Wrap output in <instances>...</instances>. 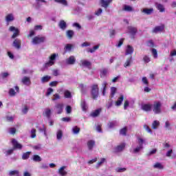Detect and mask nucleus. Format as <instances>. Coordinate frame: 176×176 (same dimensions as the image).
<instances>
[{
    "label": "nucleus",
    "mask_w": 176,
    "mask_h": 176,
    "mask_svg": "<svg viewBox=\"0 0 176 176\" xmlns=\"http://www.w3.org/2000/svg\"><path fill=\"white\" fill-rule=\"evenodd\" d=\"M137 140L138 145L137 146L133 145L131 149V152L134 154L140 153L144 149V144L146 142V140L140 136L137 138Z\"/></svg>",
    "instance_id": "f257e3e1"
},
{
    "label": "nucleus",
    "mask_w": 176,
    "mask_h": 176,
    "mask_svg": "<svg viewBox=\"0 0 176 176\" xmlns=\"http://www.w3.org/2000/svg\"><path fill=\"white\" fill-rule=\"evenodd\" d=\"M57 57H58V54H52L49 57V60L44 64L42 71H45V69H47L50 67L54 65Z\"/></svg>",
    "instance_id": "f03ea898"
},
{
    "label": "nucleus",
    "mask_w": 176,
    "mask_h": 176,
    "mask_svg": "<svg viewBox=\"0 0 176 176\" xmlns=\"http://www.w3.org/2000/svg\"><path fill=\"white\" fill-rule=\"evenodd\" d=\"M46 42V36L43 35H38L32 38V45H41Z\"/></svg>",
    "instance_id": "7ed1b4c3"
},
{
    "label": "nucleus",
    "mask_w": 176,
    "mask_h": 176,
    "mask_svg": "<svg viewBox=\"0 0 176 176\" xmlns=\"http://www.w3.org/2000/svg\"><path fill=\"white\" fill-rule=\"evenodd\" d=\"M162 104L160 101L154 102V103L152 104L151 111H153L155 115L162 113Z\"/></svg>",
    "instance_id": "20e7f679"
},
{
    "label": "nucleus",
    "mask_w": 176,
    "mask_h": 176,
    "mask_svg": "<svg viewBox=\"0 0 176 176\" xmlns=\"http://www.w3.org/2000/svg\"><path fill=\"white\" fill-rule=\"evenodd\" d=\"M91 94L94 100L98 97V85L97 84L91 86Z\"/></svg>",
    "instance_id": "39448f33"
},
{
    "label": "nucleus",
    "mask_w": 176,
    "mask_h": 176,
    "mask_svg": "<svg viewBox=\"0 0 176 176\" xmlns=\"http://www.w3.org/2000/svg\"><path fill=\"white\" fill-rule=\"evenodd\" d=\"M8 31H10V32H14L12 36V39H14V38H17V36L20 35V30L18 28H16V27L14 26L10 27Z\"/></svg>",
    "instance_id": "423d86ee"
},
{
    "label": "nucleus",
    "mask_w": 176,
    "mask_h": 176,
    "mask_svg": "<svg viewBox=\"0 0 176 176\" xmlns=\"http://www.w3.org/2000/svg\"><path fill=\"white\" fill-rule=\"evenodd\" d=\"M5 20H6V24L8 25H9V23H12V21L14 20H15V18H14V14L13 13H9L8 14L6 17H5Z\"/></svg>",
    "instance_id": "0eeeda50"
},
{
    "label": "nucleus",
    "mask_w": 176,
    "mask_h": 176,
    "mask_svg": "<svg viewBox=\"0 0 176 176\" xmlns=\"http://www.w3.org/2000/svg\"><path fill=\"white\" fill-rule=\"evenodd\" d=\"M164 31V25H161L159 26H155L152 32L153 34H159V32H163Z\"/></svg>",
    "instance_id": "6e6552de"
},
{
    "label": "nucleus",
    "mask_w": 176,
    "mask_h": 176,
    "mask_svg": "<svg viewBox=\"0 0 176 176\" xmlns=\"http://www.w3.org/2000/svg\"><path fill=\"white\" fill-rule=\"evenodd\" d=\"M142 109L145 112H151L152 111V104H142Z\"/></svg>",
    "instance_id": "1a4fd4ad"
},
{
    "label": "nucleus",
    "mask_w": 176,
    "mask_h": 176,
    "mask_svg": "<svg viewBox=\"0 0 176 176\" xmlns=\"http://www.w3.org/2000/svg\"><path fill=\"white\" fill-rule=\"evenodd\" d=\"M76 61V59L74 56H71L70 57H69L65 60V63L66 64H67V65H74Z\"/></svg>",
    "instance_id": "9d476101"
},
{
    "label": "nucleus",
    "mask_w": 176,
    "mask_h": 176,
    "mask_svg": "<svg viewBox=\"0 0 176 176\" xmlns=\"http://www.w3.org/2000/svg\"><path fill=\"white\" fill-rule=\"evenodd\" d=\"M113 0H100L102 8L107 9Z\"/></svg>",
    "instance_id": "9b49d317"
},
{
    "label": "nucleus",
    "mask_w": 176,
    "mask_h": 176,
    "mask_svg": "<svg viewBox=\"0 0 176 176\" xmlns=\"http://www.w3.org/2000/svg\"><path fill=\"white\" fill-rule=\"evenodd\" d=\"M12 46H14L15 49H20L21 47V40L16 38L12 43Z\"/></svg>",
    "instance_id": "f8f14e48"
},
{
    "label": "nucleus",
    "mask_w": 176,
    "mask_h": 176,
    "mask_svg": "<svg viewBox=\"0 0 176 176\" xmlns=\"http://www.w3.org/2000/svg\"><path fill=\"white\" fill-rule=\"evenodd\" d=\"M12 144L14 146V149H21L23 148V146L18 143L17 140L16 139H12Z\"/></svg>",
    "instance_id": "ddd939ff"
},
{
    "label": "nucleus",
    "mask_w": 176,
    "mask_h": 176,
    "mask_svg": "<svg viewBox=\"0 0 176 176\" xmlns=\"http://www.w3.org/2000/svg\"><path fill=\"white\" fill-rule=\"evenodd\" d=\"M126 148V143H121L115 148V152H122Z\"/></svg>",
    "instance_id": "4468645a"
},
{
    "label": "nucleus",
    "mask_w": 176,
    "mask_h": 176,
    "mask_svg": "<svg viewBox=\"0 0 176 176\" xmlns=\"http://www.w3.org/2000/svg\"><path fill=\"white\" fill-rule=\"evenodd\" d=\"M134 52V48L131 45H127L125 49V55L129 56V54H133Z\"/></svg>",
    "instance_id": "2eb2a0df"
},
{
    "label": "nucleus",
    "mask_w": 176,
    "mask_h": 176,
    "mask_svg": "<svg viewBox=\"0 0 176 176\" xmlns=\"http://www.w3.org/2000/svg\"><path fill=\"white\" fill-rule=\"evenodd\" d=\"M21 82L23 85H25V86H30L31 85V79L28 76H24L22 78Z\"/></svg>",
    "instance_id": "dca6fc26"
},
{
    "label": "nucleus",
    "mask_w": 176,
    "mask_h": 176,
    "mask_svg": "<svg viewBox=\"0 0 176 176\" xmlns=\"http://www.w3.org/2000/svg\"><path fill=\"white\" fill-rule=\"evenodd\" d=\"M55 108H56V113L58 114L62 113H63V109L64 108V104H63L61 103L57 104L55 106Z\"/></svg>",
    "instance_id": "f3484780"
},
{
    "label": "nucleus",
    "mask_w": 176,
    "mask_h": 176,
    "mask_svg": "<svg viewBox=\"0 0 176 176\" xmlns=\"http://www.w3.org/2000/svg\"><path fill=\"white\" fill-rule=\"evenodd\" d=\"M96 146V141L94 140H89L87 142V146L89 149V151H91L93 149V148H94V146Z\"/></svg>",
    "instance_id": "a211bd4d"
},
{
    "label": "nucleus",
    "mask_w": 176,
    "mask_h": 176,
    "mask_svg": "<svg viewBox=\"0 0 176 176\" xmlns=\"http://www.w3.org/2000/svg\"><path fill=\"white\" fill-rule=\"evenodd\" d=\"M58 27L60 28V30L65 31V30H67V22H65L64 20H60L58 23Z\"/></svg>",
    "instance_id": "6ab92c4d"
},
{
    "label": "nucleus",
    "mask_w": 176,
    "mask_h": 176,
    "mask_svg": "<svg viewBox=\"0 0 176 176\" xmlns=\"http://www.w3.org/2000/svg\"><path fill=\"white\" fill-rule=\"evenodd\" d=\"M155 6H156L157 10H159L161 13L166 12V8H164V6L163 4L157 3L155 4Z\"/></svg>",
    "instance_id": "aec40b11"
},
{
    "label": "nucleus",
    "mask_w": 176,
    "mask_h": 176,
    "mask_svg": "<svg viewBox=\"0 0 176 176\" xmlns=\"http://www.w3.org/2000/svg\"><path fill=\"white\" fill-rule=\"evenodd\" d=\"M123 100H124V96L123 95H120L117 101L116 102V107H120L122 103L123 102Z\"/></svg>",
    "instance_id": "412c9836"
},
{
    "label": "nucleus",
    "mask_w": 176,
    "mask_h": 176,
    "mask_svg": "<svg viewBox=\"0 0 176 176\" xmlns=\"http://www.w3.org/2000/svg\"><path fill=\"white\" fill-rule=\"evenodd\" d=\"M109 74V71L108 69H102L100 70V78H105L107 75Z\"/></svg>",
    "instance_id": "4be33fe9"
},
{
    "label": "nucleus",
    "mask_w": 176,
    "mask_h": 176,
    "mask_svg": "<svg viewBox=\"0 0 176 176\" xmlns=\"http://www.w3.org/2000/svg\"><path fill=\"white\" fill-rule=\"evenodd\" d=\"M142 13L144 14H152L153 13V8H143L141 10Z\"/></svg>",
    "instance_id": "5701e85b"
},
{
    "label": "nucleus",
    "mask_w": 176,
    "mask_h": 176,
    "mask_svg": "<svg viewBox=\"0 0 176 176\" xmlns=\"http://www.w3.org/2000/svg\"><path fill=\"white\" fill-rule=\"evenodd\" d=\"M63 96L65 98H68V99L72 98V94L71 93V91H69V90H67V89H65L64 91Z\"/></svg>",
    "instance_id": "b1692460"
},
{
    "label": "nucleus",
    "mask_w": 176,
    "mask_h": 176,
    "mask_svg": "<svg viewBox=\"0 0 176 176\" xmlns=\"http://www.w3.org/2000/svg\"><path fill=\"white\" fill-rule=\"evenodd\" d=\"M74 35H75V32H74V30H67L66 32V36L68 39H72V38H74Z\"/></svg>",
    "instance_id": "393cba45"
},
{
    "label": "nucleus",
    "mask_w": 176,
    "mask_h": 176,
    "mask_svg": "<svg viewBox=\"0 0 176 176\" xmlns=\"http://www.w3.org/2000/svg\"><path fill=\"white\" fill-rule=\"evenodd\" d=\"M159 126H160V122L158 120H154L152 123L151 127L153 130H157V129H159Z\"/></svg>",
    "instance_id": "a878e982"
},
{
    "label": "nucleus",
    "mask_w": 176,
    "mask_h": 176,
    "mask_svg": "<svg viewBox=\"0 0 176 176\" xmlns=\"http://www.w3.org/2000/svg\"><path fill=\"white\" fill-rule=\"evenodd\" d=\"M52 79V76H44L41 78V83H47Z\"/></svg>",
    "instance_id": "bb28decb"
},
{
    "label": "nucleus",
    "mask_w": 176,
    "mask_h": 176,
    "mask_svg": "<svg viewBox=\"0 0 176 176\" xmlns=\"http://www.w3.org/2000/svg\"><path fill=\"white\" fill-rule=\"evenodd\" d=\"M82 67H86L87 68H89L90 65H91V63L90 61L87 60H82L80 61Z\"/></svg>",
    "instance_id": "cd10ccee"
},
{
    "label": "nucleus",
    "mask_w": 176,
    "mask_h": 176,
    "mask_svg": "<svg viewBox=\"0 0 176 176\" xmlns=\"http://www.w3.org/2000/svg\"><path fill=\"white\" fill-rule=\"evenodd\" d=\"M128 32L131 35H132V36H133V35H135V33L137 32V28L130 26L128 28Z\"/></svg>",
    "instance_id": "c85d7f7f"
},
{
    "label": "nucleus",
    "mask_w": 176,
    "mask_h": 176,
    "mask_svg": "<svg viewBox=\"0 0 176 176\" xmlns=\"http://www.w3.org/2000/svg\"><path fill=\"white\" fill-rule=\"evenodd\" d=\"M63 131L59 129L56 131V140H58V141H61L63 139Z\"/></svg>",
    "instance_id": "c756f323"
},
{
    "label": "nucleus",
    "mask_w": 176,
    "mask_h": 176,
    "mask_svg": "<svg viewBox=\"0 0 176 176\" xmlns=\"http://www.w3.org/2000/svg\"><path fill=\"white\" fill-rule=\"evenodd\" d=\"M153 168H157V170H163V168H164V166H163V164H162V163L156 162L153 165Z\"/></svg>",
    "instance_id": "7c9ffc66"
},
{
    "label": "nucleus",
    "mask_w": 176,
    "mask_h": 176,
    "mask_svg": "<svg viewBox=\"0 0 176 176\" xmlns=\"http://www.w3.org/2000/svg\"><path fill=\"white\" fill-rule=\"evenodd\" d=\"M123 10H124L125 12H134V8H133V7H131V6L124 5L123 6Z\"/></svg>",
    "instance_id": "2f4dec72"
},
{
    "label": "nucleus",
    "mask_w": 176,
    "mask_h": 176,
    "mask_svg": "<svg viewBox=\"0 0 176 176\" xmlns=\"http://www.w3.org/2000/svg\"><path fill=\"white\" fill-rule=\"evenodd\" d=\"M44 115L47 118V119H50V116H52V110L50 109H46L44 111Z\"/></svg>",
    "instance_id": "473e14b6"
},
{
    "label": "nucleus",
    "mask_w": 176,
    "mask_h": 176,
    "mask_svg": "<svg viewBox=\"0 0 176 176\" xmlns=\"http://www.w3.org/2000/svg\"><path fill=\"white\" fill-rule=\"evenodd\" d=\"M131 63H133V58H132V57H130V58H129L126 60V62H125V63H124V67L125 68H127V67H130V65H131Z\"/></svg>",
    "instance_id": "72a5a7b5"
},
{
    "label": "nucleus",
    "mask_w": 176,
    "mask_h": 176,
    "mask_svg": "<svg viewBox=\"0 0 176 176\" xmlns=\"http://www.w3.org/2000/svg\"><path fill=\"white\" fill-rule=\"evenodd\" d=\"M56 3H60L63 6H68V1L67 0H54Z\"/></svg>",
    "instance_id": "f704fd0d"
},
{
    "label": "nucleus",
    "mask_w": 176,
    "mask_h": 176,
    "mask_svg": "<svg viewBox=\"0 0 176 176\" xmlns=\"http://www.w3.org/2000/svg\"><path fill=\"white\" fill-rule=\"evenodd\" d=\"M65 166H62L60 168V169L58 170V173L61 176L67 175V171H65Z\"/></svg>",
    "instance_id": "c9c22d12"
},
{
    "label": "nucleus",
    "mask_w": 176,
    "mask_h": 176,
    "mask_svg": "<svg viewBox=\"0 0 176 176\" xmlns=\"http://www.w3.org/2000/svg\"><path fill=\"white\" fill-rule=\"evenodd\" d=\"M100 112H101V109H96L91 113V116L92 118H96V116L100 115Z\"/></svg>",
    "instance_id": "e433bc0d"
},
{
    "label": "nucleus",
    "mask_w": 176,
    "mask_h": 176,
    "mask_svg": "<svg viewBox=\"0 0 176 176\" xmlns=\"http://www.w3.org/2000/svg\"><path fill=\"white\" fill-rule=\"evenodd\" d=\"M99 47H100V44L94 46L93 48H89L87 50V52L89 53H94V52H96V50H98Z\"/></svg>",
    "instance_id": "4c0bfd02"
},
{
    "label": "nucleus",
    "mask_w": 176,
    "mask_h": 176,
    "mask_svg": "<svg viewBox=\"0 0 176 176\" xmlns=\"http://www.w3.org/2000/svg\"><path fill=\"white\" fill-rule=\"evenodd\" d=\"M107 85H108V82H107V81H104L102 84V87H103V90L102 92V96H105V91H107Z\"/></svg>",
    "instance_id": "58836bf2"
},
{
    "label": "nucleus",
    "mask_w": 176,
    "mask_h": 176,
    "mask_svg": "<svg viewBox=\"0 0 176 176\" xmlns=\"http://www.w3.org/2000/svg\"><path fill=\"white\" fill-rule=\"evenodd\" d=\"M115 94H116V87H113L111 88L110 98H113Z\"/></svg>",
    "instance_id": "ea45409f"
},
{
    "label": "nucleus",
    "mask_w": 176,
    "mask_h": 176,
    "mask_svg": "<svg viewBox=\"0 0 176 176\" xmlns=\"http://www.w3.org/2000/svg\"><path fill=\"white\" fill-rule=\"evenodd\" d=\"M104 162H107V160H106L105 158H101V159H100V162H98L96 164V168H100V167H101V166H102V164H103Z\"/></svg>",
    "instance_id": "a19ab883"
},
{
    "label": "nucleus",
    "mask_w": 176,
    "mask_h": 176,
    "mask_svg": "<svg viewBox=\"0 0 176 176\" xmlns=\"http://www.w3.org/2000/svg\"><path fill=\"white\" fill-rule=\"evenodd\" d=\"M38 130L41 133H44L45 137H47V129L45 125L43 126V128H39Z\"/></svg>",
    "instance_id": "79ce46f5"
},
{
    "label": "nucleus",
    "mask_w": 176,
    "mask_h": 176,
    "mask_svg": "<svg viewBox=\"0 0 176 176\" xmlns=\"http://www.w3.org/2000/svg\"><path fill=\"white\" fill-rule=\"evenodd\" d=\"M81 108L82 111H87L88 107L85 100L81 101Z\"/></svg>",
    "instance_id": "37998d69"
},
{
    "label": "nucleus",
    "mask_w": 176,
    "mask_h": 176,
    "mask_svg": "<svg viewBox=\"0 0 176 176\" xmlns=\"http://www.w3.org/2000/svg\"><path fill=\"white\" fill-rule=\"evenodd\" d=\"M32 159H33L34 162H42V158L41 157V156H39L38 155H33Z\"/></svg>",
    "instance_id": "c03bdc74"
},
{
    "label": "nucleus",
    "mask_w": 176,
    "mask_h": 176,
    "mask_svg": "<svg viewBox=\"0 0 176 176\" xmlns=\"http://www.w3.org/2000/svg\"><path fill=\"white\" fill-rule=\"evenodd\" d=\"M30 154H31V152H26V153H23L22 155L23 160H27V159H28V157H30Z\"/></svg>",
    "instance_id": "a18cd8bd"
},
{
    "label": "nucleus",
    "mask_w": 176,
    "mask_h": 176,
    "mask_svg": "<svg viewBox=\"0 0 176 176\" xmlns=\"http://www.w3.org/2000/svg\"><path fill=\"white\" fill-rule=\"evenodd\" d=\"M72 47H74V45L72 44H67L65 47V50L66 52H71L72 50Z\"/></svg>",
    "instance_id": "49530a36"
},
{
    "label": "nucleus",
    "mask_w": 176,
    "mask_h": 176,
    "mask_svg": "<svg viewBox=\"0 0 176 176\" xmlns=\"http://www.w3.org/2000/svg\"><path fill=\"white\" fill-rule=\"evenodd\" d=\"M78 88L81 91V93H85L86 91V87L83 84H79L78 85Z\"/></svg>",
    "instance_id": "de8ad7c7"
},
{
    "label": "nucleus",
    "mask_w": 176,
    "mask_h": 176,
    "mask_svg": "<svg viewBox=\"0 0 176 176\" xmlns=\"http://www.w3.org/2000/svg\"><path fill=\"white\" fill-rule=\"evenodd\" d=\"M79 131H80V129L78 126H74L72 128V133L74 134H79Z\"/></svg>",
    "instance_id": "09e8293b"
},
{
    "label": "nucleus",
    "mask_w": 176,
    "mask_h": 176,
    "mask_svg": "<svg viewBox=\"0 0 176 176\" xmlns=\"http://www.w3.org/2000/svg\"><path fill=\"white\" fill-rule=\"evenodd\" d=\"M30 133H31V138H35V137H36V129H32Z\"/></svg>",
    "instance_id": "8fccbe9b"
},
{
    "label": "nucleus",
    "mask_w": 176,
    "mask_h": 176,
    "mask_svg": "<svg viewBox=\"0 0 176 176\" xmlns=\"http://www.w3.org/2000/svg\"><path fill=\"white\" fill-rule=\"evenodd\" d=\"M151 52L154 58H157V50H156L155 48H153Z\"/></svg>",
    "instance_id": "3c124183"
},
{
    "label": "nucleus",
    "mask_w": 176,
    "mask_h": 176,
    "mask_svg": "<svg viewBox=\"0 0 176 176\" xmlns=\"http://www.w3.org/2000/svg\"><path fill=\"white\" fill-rule=\"evenodd\" d=\"M60 98H61L60 95L58 94H55L53 96L52 101H56L57 100H60Z\"/></svg>",
    "instance_id": "603ef678"
},
{
    "label": "nucleus",
    "mask_w": 176,
    "mask_h": 176,
    "mask_svg": "<svg viewBox=\"0 0 176 176\" xmlns=\"http://www.w3.org/2000/svg\"><path fill=\"white\" fill-rule=\"evenodd\" d=\"M0 76L3 79H5V78H8V76H9V73L8 72H2L0 74Z\"/></svg>",
    "instance_id": "864d4df0"
},
{
    "label": "nucleus",
    "mask_w": 176,
    "mask_h": 176,
    "mask_svg": "<svg viewBox=\"0 0 176 176\" xmlns=\"http://www.w3.org/2000/svg\"><path fill=\"white\" fill-rule=\"evenodd\" d=\"M126 133H127V129L126 128H123L120 131V134L121 135H126Z\"/></svg>",
    "instance_id": "5fc2aeb1"
},
{
    "label": "nucleus",
    "mask_w": 176,
    "mask_h": 176,
    "mask_svg": "<svg viewBox=\"0 0 176 176\" xmlns=\"http://www.w3.org/2000/svg\"><path fill=\"white\" fill-rule=\"evenodd\" d=\"M144 129H145V130H146V131H147V133L152 134V129H151V128H149V126L148 125L144 124Z\"/></svg>",
    "instance_id": "6e6d98bb"
},
{
    "label": "nucleus",
    "mask_w": 176,
    "mask_h": 176,
    "mask_svg": "<svg viewBox=\"0 0 176 176\" xmlns=\"http://www.w3.org/2000/svg\"><path fill=\"white\" fill-rule=\"evenodd\" d=\"M124 38H121L118 41V43L116 45L117 47H120L122 46V45H123V42H124Z\"/></svg>",
    "instance_id": "4d7b16f0"
},
{
    "label": "nucleus",
    "mask_w": 176,
    "mask_h": 176,
    "mask_svg": "<svg viewBox=\"0 0 176 176\" xmlns=\"http://www.w3.org/2000/svg\"><path fill=\"white\" fill-rule=\"evenodd\" d=\"M142 82L146 86H148L149 85V82H148V78L146 77H143L142 78Z\"/></svg>",
    "instance_id": "13d9d810"
},
{
    "label": "nucleus",
    "mask_w": 176,
    "mask_h": 176,
    "mask_svg": "<svg viewBox=\"0 0 176 176\" xmlns=\"http://www.w3.org/2000/svg\"><path fill=\"white\" fill-rule=\"evenodd\" d=\"M116 124H117L116 121L111 122L109 123V129H113V127H115Z\"/></svg>",
    "instance_id": "bf43d9fd"
},
{
    "label": "nucleus",
    "mask_w": 176,
    "mask_h": 176,
    "mask_svg": "<svg viewBox=\"0 0 176 176\" xmlns=\"http://www.w3.org/2000/svg\"><path fill=\"white\" fill-rule=\"evenodd\" d=\"M126 168H117L116 169V171L117 173H124L126 171Z\"/></svg>",
    "instance_id": "052dcab7"
},
{
    "label": "nucleus",
    "mask_w": 176,
    "mask_h": 176,
    "mask_svg": "<svg viewBox=\"0 0 176 176\" xmlns=\"http://www.w3.org/2000/svg\"><path fill=\"white\" fill-rule=\"evenodd\" d=\"M34 35H35V31L34 30H30L28 38H32Z\"/></svg>",
    "instance_id": "680f3d73"
},
{
    "label": "nucleus",
    "mask_w": 176,
    "mask_h": 176,
    "mask_svg": "<svg viewBox=\"0 0 176 176\" xmlns=\"http://www.w3.org/2000/svg\"><path fill=\"white\" fill-rule=\"evenodd\" d=\"M54 90L52 88H48L47 89V92H46V96L47 97H49V96H50V94H52V93H53Z\"/></svg>",
    "instance_id": "e2e57ef3"
},
{
    "label": "nucleus",
    "mask_w": 176,
    "mask_h": 176,
    "mask_svg": "<svg viewBox=\"0 0 176 176\" xmlns=\"http://www.w3.org/2000/svg\"><path fill=\"white\" fill-rule=\"evenodd\" d=\"M72 27H74L75 28H77V30H80L82 28V26L78 23H73Z\"/></svg>",
    "instance_id": "0e129e2a"
},
{
    "label": "nucleus",
    "mask_w": 176,
    "mask_h": 176,
    "mask_svg": "<svg viewBox=\"0 0 176 176\" xmlns=\"http://www.w3.org/2000/svg\"><path fill=\"white\" fill-rule=\"evenodd\" d=\"M52 74L54 76H58L60 75V70L58 69H54L52 71Z\"/></svg>",
    "instance_id": "69168bd1"
},
{
    "label": "nucleus",
    "mask_w": 176,
    "mask_h": 176,
    "mask_svg": "<svg viewBox=\"0 0 176 176\" xmlns=\"http://www.w3.org/2000/svg\"><path fill=\"white\" fill-rule=\"evenodd\" d=\"M102 13V9L99 8L98 10L95 12L96 16H101V14Z\"/></svg>",
    "instance_id": "338daca9"
},
{
    "label": "nucleus",
    "mask_w": 176,
    "mask_h": 176,
    "mask_svg": "<svg viewBox=\"0 0 176 176\" xmlns=\"http://www.w3.org/2000/svg\"><path fill=\"white\" fill-rule=\"evenodd\" d=\"M170 109L176 112V102H175L170 107Z\"/></svg>",
    "instance_id": "774afa93"
}]
</instances>
